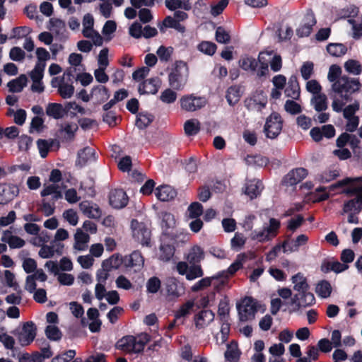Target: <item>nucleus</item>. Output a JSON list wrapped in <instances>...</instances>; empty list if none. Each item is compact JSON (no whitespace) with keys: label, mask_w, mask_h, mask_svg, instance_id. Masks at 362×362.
I'll list each match as a JSON object with an SVG mask.
<instances>
[{"label":"nucleus","mask_w":362,"mask_h":362,"mask_svg":"<svg viewBox=\"0 0 362 362\" xmlns=\"http://www.w3.org/2000/svg\"><path fill=\"white\" fill-rule=\"evenodd\" d=\"M291 281L293 284V289L298 292L297 293L309 291L310 286L307 279L302 273H298L293 276Z\"/></svg>","instance_id":"72a5a7b5"},{"label":"nucleus","mask_w":362,"mask_h":362,"mask_svg":"<svg viewBox=\"0 0 362 362\" xmlns=\"http://www.w3.org/2000/svg\"><path fill=\"white\" fill-rule=\"evenodd\" d=\"M63 245L60 243L52 244V245H45L40 247L38 255L41 258L49 259L54 256L55 253H62Z\"/></svg>","instance_id":"bb28decb"},{"label":"nucleus","mask_w":362,"mask_h":362,"mask_svg":"<svg viewBox=\"0 0 362 362\" xmlns=\"http://www.w3.org/2000/svg\"><path fill=\"white\" fill-rule=\"evenodd\" d=\"M216 40L221 44H227L230 41V35L228 31L221 26L216 28Z\"/></svg>","instance_id":"bf43d9fd"},{"label":"nucleus","mask_w":362,"mask_h":362,"mask_svg":"<svg viewBox=\"0 0 362 362\" xmlns=\"http://www.w3.org/2000/svg\"><path fill=\"white\" fill-rule=\"evenodd\" d=\"M53 195L54 199H59L62 197V187L59 184L51 182L44 185V188L41 191V196L46 197Z\"/></svg>","instance_id":"2f4dec72"},{"label":"nucleus","mask_w":362,"mask_h":362,"mask_svg":"<svg viewBox=\"0 0 362 362\" xmlns=\"http://www.w3.org/2000/svg\"><path fill=\"white\" fill-rule=\"evenodd\" d=\"M361 83L357 79L342 76L332 84V90L342 99L347 100L350 95L360 89Z\"/></svg>","instance_id":"7ed1b4c3"},{"label":"nucleus","mask_w":362,"mask_h":362,"mask_svg":"<svg viewBox=\"0 0 362 362\" xmlns=\"http://www.w3.org/2000/svg\"><path fill=\"white\" fill-rule=\"evenodd\" d=\"M81 211L91 218H98L101 216V211L96 204L88 201H83L79 204Z\"/></svg>","instance_id":"393cba45"},{"label":"nucleus","mask_w":362,"mask_h":362,"mask_svg":"<svg viewBox=\"0 0 362 362\" xmlns=\"http://www.w3.org/2000/svg\"><path fill=\"white\" fill-rule=\"evenodd\" d=\"M154 117L147 112H140L136 120V125L139 129H143L146 128L153 120Z\"/></svg>","instance_id":"8fccbe9b"},{"label":"nucleus","mask_w":362,"mask_h":362,"mask_svg":"<svg viewBox=\"0 0 362 362\" xmlns=\"http://www.w3.org/2000/svg\"><path fill=\"white\" fill-rule=\"evenodd\" d=\"M186 260L188 263L192 265H197L204 258V252L203 249L198 246L194 245L192 247L185 255Z\"/></svg>","instance_id":"c756f323"},{"label":"nucleus","mask_w":362,"mask_h":362,"mask_svg":"<svg viewBox=\"0 0 362 362\" xmlns=\"http://www.w3.org/2000/svg\"><path fill=\"white\" fill-rule=\"evenodd\" d=\"M311 103L315 110L317 112H321L327 109V97L325 94L320 93L316 95H313L311 98Z\"/></svg>","instance_id":"c03bdc74"},{"label":"nucleus","mask_w":362,"mask_h":362,"mask_svg":"<svg viewBox=\"0 0 362 362\" xmlns=\"http://www.w3.org/2000/svg\"><path fill=\"white\" fill-rule=\"evenodd\" d=\"M240 89L238 86H231L227 90L226 99L230 105L237 103L240 98Z\"/></svg>","instance_id":"6e6d98bb"},{"label":"nucleus","mask_w":362,"mask_h":362,"mask_svg":"<svg viewBox=\"0 0 362 362\" xmlns=\"http://www.w3.org/2000/svg\"><path fill=\"white\" fill-rule=\"evenodd\" d=\"M346 71L354 75H358L361 72V66L358 61L349 59L344 64Z\"/></svg>","instance_id":"052dcab7"},{"label":"nucleus","mask_w":362,"mask_h":362,"mask_svg":"<svg viewBox=\"0 0 362 362\" xmlns=\"http://www.w3.org/2000/svg\"><path fill=\"white\" fill-rule=\"evenodd\" d=\"M251 101L257 110H261L267 103V97L262 90L257 91L251 98Z\"/></svg>","instance_id":"49530a36"},{"label":"nucleus","mask_w":362,"mask_h":362,"mask_svg":"<svg viewBox=\"0 0 362 362\" xmlns=\"http://www.w3.org/2000/svg\"><path fill=\"white\" fill-rule=\"evenodd\" d=\"M332 286L327 281H321L315 288V292L318 296L322 298H327L330 296L332 293Z\"/></svg>","instance_id":"de8ad7c7"},{"label":"nucleus","mask_w":362,"mask_h":362,"mask_svg":"<svg viewBox=\"0 0 362 362\" xmlns=\"http://www.w3.org/2000/svg\"><path fill=\"white\" fill-rule=\"evenodd\" d=\"M165 5L170 11L178 10L189 11L192 8V4L189 0H165Z\"/></svg>","instance_id":"f704fd0d"},{"label":"nucleus","mask_w":362,"mask_h":362,"mask_svg":"<svg viewBox=\"0 0 362 362\" xmlns=\"http://www.w3.org/2000/svg\"><path fill=\"white\" fill-rule=\"evenodd\" d=\"M348 23L352 26V37L354 39L362 37V18H349Z\"/></svg>","instance_id":"603ef678"},{"label":"nucleus","mask_w":362,"mask_h":362,"mask_svg":"<svg viewBox=\"0 0 362 362\" xmlns=\"http://www.w3.org/2000/svg\"><path fill=\"white\" fill-rule=\"evenodd\" d=\"M308 175L303 168H298L291 170L284 178L283 183L286 186H293L303 180Z\"/></svg>","instance_id":"a211bd4d"},{"label":"nucleus","mask_w":362,"mask_h":362,"mask_svg":"<svg viewBox=\"0 0 362 362\" xmlns=\"http://www.w3.org/2000/svg\"><path fill=\"white\" fill-rule=\"evenodd\" d=\"M282 120L278 113L274 112L267 119L264 125L266 136L270 139L276 138L281 132Z\"/></svg>","instance_id":"f8f14e48"},{"label":"nucleus","mask_w":362,"mask_h":362,"mask_svg":"<svg viewBox=\"0 0 362 362\" xmlns=\"http://www.w3.org/2000/svg\"><path fill=\"white\" fill-rule=\"evenodd\" d=\"M270 58L269 52H259L257 59L248 54H244L240 57L238 65L245 71L255 74L258 77H263L269 74Z\"/></svg>","instance_id":"f257e3e1"},{"label":"nucleus","mask_w":362,"mask_h":362,"mask_svg":"<svg viewBox=\"0 0 362 362\" xmlns=\"http://www.w3.org/2000/svg\"><path fill=\"white\" fill-rule=\"evenodd\" d=\"M0 342L3 344L6 349L12 350L14 349V338L9 335L4 328H0Z\"/></svg>","instance_id":"5fc2aeb1"},{"label":"nucleus","mask_w":362,"mask_h":362,"mask_svg":"<svg viewBox=\"0 0 362 362\" xmlns=\"http://www.w3.org/2000/svg\"><path fill=\"white\" fill-rule=\"evenodd\" d=\"M155 195L161 202H169L175 198L177 192L170 185H161L156 189Z\"/></svg>","instance_id":"b1692460"},{"label":"nucleus","mask_w":362,"mask_h":362,"mask_svg":"<svg viewBox=\"0 0 362 362\" xmlns=\"http://www.w3.org/2000/svg\"><path fill=\"white\" fill-rule=\"evenodd\" d=\"M239 318L243 322L255 318L257 310V302L251 297H245L237 305Z\"/></svg>","instance_id":"1a4fd4ad"},{"label":"nucleus","mask_w":362,"mask_h":362,"mask_svg":"<svg viewBox=\"0 0 362 362\" xmlns=\"http://www.w3.org/2000/svg\"><path fill=\"white\" fill-rule=\"evenodd\" d=\"M13 334L21 346H27L34 341L37 335V327L33 322L28 321L16 328Z\"/></svg>","instance_id":"39448f33"},{"label":"nucleus","mask_w":362,"mask_h":362,"mask_svg":"<svg viewBox=\"0 0 362 362\" xmlns=\"http://www.w3.org/2000/svg\"><path fill=\"white\" fill-rule=\"evenodd\" d=\"M19 192L16 185L3 183L0 184V204H5L13 200Z\"/></svg>","instance_id":"dca6fc26"},{"label":"nucleus","mask_w":362,"mask_h":362,"mask_svg":"<svg viewBox=\"0 0 362 362\" xmlns=\"http://www.w3.org/2000/svg\"><path fill=\"white\" fill-rule=\"evenodd\" d=\"M161 282L156 276L150 278L146 282V289L148 293H156L160 288Z\"/></svg>","instance_id":"338daca9"},{"label":"nucleus","mask_w":362,"mask_h":362,"mask_svg":"<svg viewBox=\"0 0 362 362\" xmlns=\"http://www.w3.org/2000/svg\"><path fill=\"white\" fill-rule=\"evenodd\" d=\"M285 95L286 97L293 99H298L300 96V88L296 77H291L285 89Z\"/></svg>","instance_id":"58836bf2"},{"label":"nucleus","mask_w":362,"mask_h":362,"mask_svg":"<svg viewBox=\"0 0 362 362\" xmlns=\"http://www.w3.org/2000/svg\"><path fill=\"white\" fill-rule=\"evenodd\" d=\"M207 100L205 97L195 94H187L180 99V107L185 112H196L206 106Z\"/></svg>","instance_id":"6e6552de"},{"label":"nucleus","mask_w":362,"mask_h":362,"mask_svg":"<svg viewBox=\"0 0 362 362\" xmlns=\"http://www.w3.org/2000/svg\"><path fill=\"white\" fill-rule=\"evenodd\" d=\"M82 25V33L83 36L86 38L91 39L95 46H101L103 42V39L99 33L93 28L94 18L91 14L87 13L83 16Z\"/></svg>","instance_id":"9d476101"},{"label":"nucleus","mask_w":362,"mask_h":362,"mask_svg":"<svg viewBox=\"0 0 362 362\" xmlns=\"http://www.w3.org/2000/svg\"><path fill=\"white\" fill-rule=\"evenodd\" d=\"M327 52L336 57L344 55L347 51L345 45L341 43H330L327 47Z\"/></svg>","instance_id":"09e8293b"},{"label":"nucleus","mask_w":362,"mask_h":362,"mask_svg":"<svg viewBox=\"0 0 362 362\" xmlns=\"http://www.w3.org/2000/svg\"><path fill=\"white\" fill-rule=\"evenodd\" d=\"M187 212L190 218H199L203 214V206L199 202H193L188 206Z\"/></svg>","instance_id":"e2e57ef3"},{"label":"nucleus","mask_w":362,"mask_h":362,"mask_svg":"<svg viewBox=\"0 0 362 362\" xmlns=\"http://www.w3.org/2000/svg\"><path fill=\"white\" fill-rule=\"evenodd\" d=\"M65 110L59 103H49L46 107V114L54 119L62 118Z\"/></svg>","instance_id":"ea45409f"},{"label":"nucleus","mask_w":362,"mask_h":362,"mask_svg":"<svg viewBox=\"0 0 362 362\" xmlns=\"http://www.w3.org/2000/svg\"><path fill=\"white\" fill-rule=\"evenodd\" d=\"M201 129V123L197 119H189L184 123L185 133L187 136H194Z\"/></svg>","instance_id":"a19ab883"},{"label":"nucleus","mask_w":362,"mask_h":362,"mask_svg":"<svg viewBox=\"0 0 362 362\" xmlns=\"http://www.w3.org/2000/svg\"><path fill=\"white\" fill-rule=\"evenodd\" d=\"M92 97L95 98L98 100L104 101L109 98L108 90L103 86H97L94 87L91 91Z\"/></svg>","instance_id":"13d9d810"},{"label":"nucleus","mask_w":362,"mask_h":362,"mask_svg":"<svg viewBox=\"0 0 362 362\" xmlns=\"http://www.w3.org/2000/svg\"><path fill=\"white\" fill-rule=\"evenodd\" d=\"M308 241V237L305 234H300L292 241H284L282 248L284 253L297 252L300 247L305 245Z\"/></svg>","instance_id":"412c9836"},{"label":"nucleus","mask_w":362,"mask_h":362,"mask_svg":"<svg viewBox=\"0 0 362 362\" xmlns=\"http://www.w3.org/2000/svg\"><path fill=\"white\" fill-rule=\"evenodd\" d=\"M74 249L76 251H84L88 248V243L90 241L88 234L84 233L81 228L76 229L74 234Z\"/></svg>","instance_id":"a878e982"},{"label":"nucleus","mask_w":362,"mask_h":362,"mask_svg":"<svg viewBox=\"0 0 362 362\" xmlns=\"http://www.w3.org/2000/svg\"><path fill=\"white\" fill-rule=\"evenodd\" d=\"M45 334L48 339L53 341L59 340L62 337V332L55 325H49L45 329Z\"/></svg>","instance_id":"680f3d73"},{"label":"nucleus","mask_w":362,"mask_h":362,"mask_svg":"<svg viewBox=\"0 0 362 362\" xmlns=\"http://www.w3.org/2000/svg\"><path fill=\"white\" fill-rule=\"evenodd\" d=\"M124 264L127 267L134 269L135 271H139L144 264V259L141 254L138 251H134L124 259Z\"/></svg>","instance_id":"4be33fe9"},{"label":"nucleus","mask_w":362,"mask_h":362,"mask_svg":"<svg viewBox=\"0 0 362 362\" xmlns=\"http://www.w3.org/2000/svg\"><path fill=\"white\" fill-rule=\"evenodd\" d=\"M27 83V77L22 74L19 77L8 83L9 90L12 93H19L25 86Z\"/></svg>","instance_id":"79ce46f5"},{"label":"nucleus","mask_w":362,"mask_h":362,"mask_svg":"<svg viewBox=\"0 0 362 362\" xmlns=\"http://www.w3.org/2000/svg\"><path fill=\"white\" fill-rule=\"evenodd\" d=\"M341 74V69L340 66L333 64L330 66L327 74V79L329 82L334 83L336 81L338 80Z\"/></svg>","instance_id":"774afa93"},{"label":"nucleus","mask_w":362,"mask_h":362,"mask_svg":"<svg viewBox=\"0 0 362 362\" xmlns=\"http://www.w3.org/2000/svg\"><path fill=\"white\" fill-rule=\"evenodd\" d=\"M188 76L189 71L187 65L183 62H179L169 74V84L173 89L180 90L186 85Z\"/></svg>","instance_id":"423d86ee"},{"label":"nucleus","mask_w":362,"mask_h":362,"mask_svg":"<svg viewBox=\"0 0 362 362\" xmlns=\"http://www.w3.org/2000/svg\"><path fill=\"white\" fill-rule=\"evenodd\" d=\"M77 130L78 125L75 122H64L61 126V131L64 134V138L66 139H72Z\"/></svg>","instance_id":"3c124183"},{"label":"nucleus","mask_w":362,"mask_h":362,"mask_svg":"<svg viewBox=\"0 0 362 362\" xmlns=\"http://www.w3.org/2000/svg\"><path fill=\"white\" fill-rule=\"evenodd\" d=\"M160 86V80L158 77L144 81L139 86L141 94H156Z\"/></svg>","instance_id":"5701e85b"},{"label":"nucleus","mask_w":362,"mask_h":362,"mask_svg":"<svg viewBox=\"0 0 362 362\" xmlns=\"http://www.w3.org/2000/svg\"><path fill=\"white\" fill-rule=\"evenodd\" d=\"M131 226L133 238L142 245L148 246L151 240L150 230L136 220H132Z\"/></svg>","instance_id":"ddd939ff"},{"label":"nucleus","mask_w":362,"mask_h":362,"mask_svg":"<svg viewBox=\"0 0 362 362\" xmlns=\"http://www.w3.org/2000/svg\"><path fill=\"white\" fill-rule=\"evenodd\" d=\"M150 336L145 332L135 336L127 335L119 339L117 344V348L128 353H140L145 345L150 341Z\"/></svg>","instance_id":"f03ea898"},{"label":"nucleus","mask_w":362,"mask_h":362,"mask_svg":"<svg viewBox=\"0 0 362 362\" xmlns=\"http://www.w3.org/2000/svg\"><path fill=\"white\" fill-rule=\"evenodd\" d=\"M315 302L314 295L309 291L296 293L292 298V304L298 310L313 305Z\"/></svg>","instance_id":"2eb2a0df"},{"label":"nucleus","mask_w":362,"mask_h":362,"mask_svg":"<svg viewBox=\"0 0 362 362\" xmlns=\"http://www.w3.org/2000/svg\"><path fill=\"white\" fill-rule=\"evenodd\" d=\"M51 83L52 87L58 88V93L63 98H70L74 95V87L71 84L65 83L64 76L62 78H54Z\"/></svg>","instance_id":"f3484780"},{"label":"nucleus","mask_w":362,"mask_h":362,"mask_svg":"<svg viewBox=\"0 0 362 362\" xmlns=\"http://www.w3.org/2000/svg\"><path fill=\"white\" fill-rule=\"evenodd\" d=\"M176 269L179 274L185 276L188 281H192L204 276V271L199 264L188 265L187 262L181 261L176 264Z\"/></svg>","instance_id":"9b49d317"},{"label":"nucleus","mask_w":362,"mask_h":362,"mask_svg":"<svg viewBox=\"0 0 362 362\" xmlns=\"http://www.w3.org/2000/svg\"><path fill=\"white\" fill-rule=\"evenodd\" d=\"M50 240V235L47 231H42L30 240L31 244L35 246L41 247L46 245Z\"/></svg>","instance_id":"4d7b16f0"},{"label":"nucleus","mask_w":362,"mask_h":362,"mask_svg":"<svg viewBox=\"0 0 362 362\" xmlns=\"http://www.w3.org/2000/svg\"><path fill=\"white\" fill-rule=\"evenodd\" d=\"M245 236L240 233H235L233 238L230 240L231 249L235 251L240 250L246 243Z\"/></svg>","instance_id":"864d4df0"},{"label":"nucleus","mask_w":362,"mask_h":362,"mask_svg":"<svg viewBox=\"0 0 362 362\" xmlns=\"http://www.w3.org/2000/svg\"><path fill=\"white\" fill-rule=\"evenodd\" d=\"M344 192L355 196V198L344 204L341 214L358 213L362 209V186L351 185Z\"/></svg>","instance_id":"0eeeda50"},{"label":"nucleus","mask_w":362,"mask_h":362,"mask_svg":"<svg viewBox=\"0 0 362 362\" xmlns=\"http://www.w3.org/2000/svg\"><path fill=\"white\" fill-rule=\"evenodd\" d=\"M1 240L3 243H8V246L12 249L21 248L25 245V241L21 238L13 235L9 230H4Z\"/></svg>","instance_id":"c85d7f7f"},{"label":"nucleus","mask_w":362,"mask_h":362,"mask_svg":"<svg viewBox=\"0 0 362 362\" xmlns=\"http://www.w3.org/2000/svg\"><path fill=\"white\" fill-rule=\"evenodd\" d=\"M48 28L50 32L59 38H62L66 36V24L60 19L51 18L49 20V25Z\"/></svg>","instance_id":"7c9ffc66"},{"label":"nucleus","mask_w":362,"mask_h":362,"mask_svg":"<svg viewBox=\"0 0 362 362\" xmlns=\"http://www.w3.org/2000/svg\"><path fill=\"white\" fill-rule=\"evenodd\" d=\"M176 99L177 93L170 88L164 90L160 95V100L166 104L173 103L176 100Z\"/></svg>","instance_id":"69168bd1"},{"label":"nucleus","mask_w":362,"mask_h":362,"mask_svg":"<svg viewBox=\"0 0 362 362\" xmlns=\"http://www.w3.org/2000/svg\"><path fill=\"white\" fill-rule=\"evenodd\" d=\"M95 150L90 147H86L78 152L76 164L83 166L89 162L95 161Z\"/></svg>","instance_id":"473e14b6"},{"label":"nucleus","mask_w":362,"mask_h":362,"mask_svg":"<svg viewBox=\"0 0 362 362\" xmlns=\"http://www.w3.org/2000/svg\"><path fill=\"white\" fill-rule=\"evenodd\" d=\"M315 23L316 20L314 13L311 11H308L305 14L300 25L296 30L297 35L300 37L308 36Z\"/></svg>","instance_id":"4468645a"},{"label":"nucleus","mask_w":362,"mask_h":362,"mask_svg":"<svg viewBox=\"0 0 362 362\" xmlns=\"http://www.w3.org/2000/svg\"><path fill=\"white\" fill-rule=\"evenodd\" d=\"M280 228V221L272 218L268 223H265L262 229H257L250 234V238L259 243H266L274 238Z\"/></svg>","instance_id":"20e7f679"},{"label":"nucleus","mask_w":362,"mask_h":362,"mask_svg":"<svg viewBox=\"0 0 362 362\" xmlns=\"http://www.w3.org/2000/svg\"><path fill=\"white\" fill-rule=\"evenodd\" d=\"M222 279V274H217L212 276L204 277L196 282L192 287V292H198L209 287L212 284V281Z\"/></svg>","instance_id":"c9c22d12"},{"label":"nucleus","mask_w":362,"mask_h":362,"mask_svg":"<svg viewBox=\"0 0 362 362\" xmlns=\"http://www.w3.org/2000/svg\"><path fill=\"white\" fill-rule=\"evenodd\" d=\"M160 226L164 233H168L175 228L176 220L174 215L168 211H161L159 214Z\"/></svg>","instance_id":"cd10ccee"},{"label":"nucleus","mask_w":362,"mask_h":362,"mask_svg":"<svg viewBox=\"0 0 362 362\" xmlns=\"http://www.w3.org/2000/svg\"><path fill=\"white\" fill-rule=\"evenodd\" d=\"M174 253L175 248L172 245L163 243L160 247L158 258L163 262H168Z\"/></svg>","instance_id":"37998d69"},{"label":"nucleus","mask_w":362,"mask_h":362,"mask_svg":"<svg viewBox=\"0 0 362 362\" xmlns=\"http://www.w3.org/2000/svg\"><path fill=\"white\" fill-rule=\"evenodd\" d=\"M173 53V48L172 47L160 46L158 49L156 54L161 62H168L170 59L171 55Z\"/></svg>","instance_id":"0e129e2a"},{"label":"nucleus","mask_w":362,"mask_h":362,"mask_svg":"<svg viewBox=\"0 0 362 362\" xmlns=\"http://www.w3.org/2000/svg\"><path fill=\"white\" fill-rule=\"evenodd\" d=\"M194 306V300H188L182 304L175 313V320H180L181 324H183L184 318L191 313Z\"/></svg>","instance_id":"e433bc0d"},{"label":"nucleus","mask_w":362,"mask_h":362,"mask_svg":"<svg viewBox=\"0 0 362 362\" xmlns=\"http://www.w3.org/2000/svg\"><path fill=\"white\" fill-rule=\"evenodd\" d=\"M110 205L115 209L124 207L129 201L128 197L122 189H114L111 191L109 197Z\"/></svg>","instance_id":"6ab92c4d"},{"label":"nucleus","mask_w":362,"mask_h":362,"mask_svg":"<svg viewBox=\"0 0 362 362\" xmlns=\"http://www.w3.org/2000/svg\"><path fill=\"white\" fill-rule=\"evenodd\" d=\"M245 259V254H240L237 256V258L235 261L228 267V270L226 272H223L220 273L222 274V278L228 277V274L232 275L235 272H236L238 269H240L242 266L243 263Z\"/></svg>","instance_id":"a18cd8bd"},{"label":"nucleus","mask_w":362,"mask_h":362,"mask_svg":"<svg viewBox=\"0 0 362 362\" xmlns=\"http://www.w3.org/2000/svg\"><path fill=\"white\" fill-rule=\"evenodd\" d=\"M262 189V184L258 180L249 181L245 186V193L251 199L257 197Z\"/></svg>","instance_id":"4c0bfd02"},{"label":"nucleus","mask_w":362,"mask_h":362,"mask_svg":"<svg viewBox=\"0 0 362 362\" xmlns=\"http://www.w3.org/2000/svg\"><path fill=\"white\" fill-rule=\"evenodd\" d=\"M214 320V314L212 311L204 310L195 315L194 317V325L197 329H202L209 326Z\"/></svg>","instance_id":"aec40b11"}]
</instances>
